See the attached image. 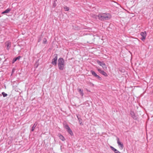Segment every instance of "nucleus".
Segmentation results:
<instances>
[{
    "label": "nucleus",
    "mask_w": 153,
    "mask_h": 153,
    "mask_svg": "<svg viewBox=\"0 0 153 153\" xmlns=\"http://www.w3.org/2000/svg\"><path fill=\"white\" fill-rule=\"evenodd\" d=\"M130 114L131 117L134 120L137 119V117L135 115V114L134 113V111H130Z\"/></svg>",
    "instance_id": "nucleus-8"
},
{
    "label": "nucleus",
    "mask_w": 153,
    "mask_h": 153,
    "mask_svg": "<svg viewBox=\"0 0 153 153\" xmlns=\"http://www.w3.org/2000/svg\"><path fill=\"white\" fill-rule=\"evenodd\" d=\"M21 57L20 56H18L17 57L14 58L12 61V63H14L16 61H17V60H19Z\"/></svg>",
    "instance_id": "nucleus-11"
},
{
    "label": "nucleus",
    "mask_w": 153,
    "mask_h": 153,
    "mask_svg": "<svg viewBox=\"0 0 153 153\" xmlns=\"http://www.w3.org/2000/svg\"><path fill=\"white\" fill-rule=\"evenodd\" d=\"M58 67L59 69L63 71L65 68V62L63 59L60 58L58 59Z\"/></svg>",
    "instance_id": "nucleus-2"
},
{
    "label": "nucleus",
    "mask_w": 153,
    "mask_h": 153,
    "mask_svg": "<svg viewBox=\"0 0 153 153\" xmlns=\"http://www.w3.org/2000/svg\"><path fill=\"white\" fill-rule=\"evenodd\" d=\"M64 9L65 11H68L69 10V7H67V6H65L64 7Z\"/></svg>",
    "instance_id": "nucleus-20"
},
{
    "label": "nucleus",
    "mask_w": 153,
    "mask_h": 153,
    "mask_svg": "<svg viewBox=\"0 0 153 153\" xmlns=\"http://www.w3.org/2000/svg\"><path fill=\"white\" fill-rule=\"evenodd\" d=\"M92 75L94 76L95 77H96V76L97 75V74H96V73L94 72V71L91 70V71Z\"/></svg>",
    "instance_id": "nucleus-17"
},
{
    "label": "nucleus",
    "mask_w": 153,
    "mask_h": 153,
    "mask_svg": "<svg viewBox=\"0 0 153 153\" xmlns=\"http://www.w3.org/2000/svg\"><path fill=\"white\" fill-rule=\"evenodd\" d=\"M98 19L102 21L108 20L111 18V15L109 13H100L97 16Z\"/></svg>",
    "instance_id": "nucleus-1"
},
{
    "label": "nucleus",
    "mask_w": 153,
    "mask_h": 153,
    "mask_svg": "<svg viewBox=\"0 0 153 153\" xmlns=\"http://www.w3.org/2000/svg\"><path fill=\"white\" fill-rule=\"evenodd\" d=\"M97 70L100 73L105 76H108L107 74L103 70H102L101 69L97 68Z\"/></svg>",
    "instance_id": "nucleus-6"
},
{
    "label": "nucleus",
    "mask_w": 153,
    "mask_h": 153,
    "mask_svg": "<svg viewBox=\"0 0 153 153\" xmlns=\"http://www.w3.org/2000/svg\"><path fill=\"white\" fill-rule=\"evenodd\" d=\"M55 1H57V0H55Z\"/></svg>",
    "instance_id": "nucleus-29"
},
{
    "label": "nucleus",
    "mask_w": 153,
    "mask_h": 153,
    "mask_svg": "<svg viewBox=\"0 0 153 153\" xmlns=\"http://www.w3.org/2000/svg\"><path fill=\"white\" fill-rule=\"evenodd\" d=\"M67 131L72 136L73 135V132L71 128L67 130Z\"/></svg>",
    "instance_id": "nucleus-16"
},
{
    "label": "nucleus",
    "mask_w": 153,
    "mask_h": 153,
    "mask_svg": "<svg viewBox=\"0 0 153 153\" xmlns=\"http://www.w3.org/2000/svg\"><path fill=\"white\" fill-rule=\"evenodd\" d=\"M140 35L142 36V38H141V40L143 41H144L147 36L146 32L145 31L144 32H141L140 33Z\"/></svg>",
    "instance_id": "nucleus-5"
},
{
    "label": "nucleus",
    "mask_w": 153,
    "mask_h": 153,
    "mask_svg": "<svg viewBox=\"0 0 153 153\" xmlns=\"http://www.w3.org/2000/svg\"><path fill=\"white\" fill-rule=\"evenodd\" d=\"M77 90H78V92L79 93V94H80V93H81V92L83 91V90H82L81 89L79 88H78Z\"/></svg>",
    "instance_id": "nucleus-23"
},
{
    "label": "nucleus",
    "mask_w": 153,
    "mask_h": 153,
    "mask_svg": "<svg viewBox=\"0 0 153 153\" xmlns=\"http://www.w3.org/2000/svg\"><path fill=\"white\" fill-rule=\"evenodd\" d=\"M110 148L115 153H121L118 150L116 149L112 146H110Z\"/></svg>",
    "instance_id": "nucleus-10"
},
{
    "label": "nucleus",
    "mask_w": 153,
    "mask_h": 153,
    "mask_svg": "<svg viewBox=\"0 0 153 153\" xmlns=\"http://www.w3.org/2000/svg\"><path fill=\"white\" fill-rule=\"evenodd\" d=\"M5 46L7 47V49L9 50L11 47V43L9 42H6L5 43Z\"/></svg>",
    "instance_id": "nucleus-7"
},
{
    "label": "nucleus",
    "mask_w": 153,
    "mask_h": 153,
    "mask_svg": "<svg viewBox=\"0 0 153 153\" xmlns=\"http://www.w3.org/2000/svg\"><path fill=\"white\" fill-rule=\"evenodd\" d=\"M37 123L36 122L34 124H33V126L32 129H31V131H34V129L36 126L37 125Z\"/></svg>",
    "instance_id": "nucleus-15"
},
{
    "label": "nucleus",
    "mask_w": 153,
    "mask_h": 153,
    "mask_svg": "<svg viewBox=\"0 0 153 153\" xmlns=\"http://www.w3.org/2000/svg\"><path fill=\"white\" fill-rule=\"evenodd\" d=\"M43 43L46 44L47 43V40L46 38H44L43 40Z\"/></svg>",
    "instance_id": "nucleus-18"
},
{
    "label": "nucleus",
    "mask_w": 153,
    "mask_h": 153,
    "mask_svg": "<svg viewBox=\"0 0 153 153\" xmlns=\"http://www.w3.org/2000/svg\"><path fill=\"white\" fill-rule=\"evenodd\" d=\"M76 116H77V117L79 121V122H81V123H82V120L81 119V118H80V117H79V116L78 115H76Z\"/></svg>",
    "instance_id": "nucleus-21"
},
{
    "label": "nucleus",
    "mask_w": 153,
    "mask_h": 153,
    "mask_svg": "<svg viewBox=\"0 0 153 153\" xmlns=\"http://www.w3.org/2000/svg\"><path fill=\"white\" fill-rule=\"evenodd\" d=\"M56 6V4L55 1H54V2L53 3V6L54 7H55Z\"/></svg>",
    "instance_id": "nucleus-25"
},
{
    "label": "nucleus",
    "mask_w": 153,
    "mask_h": 153,
    "mask_svg": "<svg viewBox=\"0 0 153 153\" xmlns=\"http://www.w3.org/2000/svg\"><path fill=\"white\" fill-rule=\"evenodd\" d=\"M42 38V35L39 36V39L38 40V42H40L41 41Z\"/></svg>",
    "instance_id": "nucleus-19"
},
{
    "label": "nucleus",
    "mask_w": 153,
    "mask_h": 153,
    "mask_svg": "<svg viewBox=\"0 0 153 153\" xmlns=\"http://www.w3.org/2000/svg\"><path fill=\"white\" fill-rule=\"evenodd\" d=\"M97 63L100 66H101L104 70L106 69L107 68L105 64L103 62H101L99 60L97 61Z\"/></svg>",
    "instance_id": "nucleus-3"
},
{
    "label": "nucleus",
    "mask_w": 153,
    "mask_h": 153,
    "mask_svg": "<svg viewBox=\"0 0 153 153\" xmlns=\"http://www.w3.org/2000/svg\"><path fill=\"white\" fill-rule=\"evenodd\" d=\"M80 95H81V96L82 97L84 95V93L83 92V91L82 92H81V93H80Z\"/></svg>",
    "instance_id": "nucleus-27"
},
{
    "label": "nucleus",
    "mask_w": 153,
    "mask_h": 153,
    "mask_svg": "<svg viewBox=\"0 0 153 153\" xmlns=\"http://www.w3.org/2000/svg\"><path fill=\"white\" fill-rule=\"evenodd\" d=\"M13 70H12V72H13Z\"/></svg>",
    "instance_id": "nucleus-28"
},
{
    "label": "nucleus",
    "mask_w": 153,
    "mask_h": 153,
    "mask_svg": "<svg viewBox=\"0 0 153 153\" xmlns=\"http://www.w3.org/2000/svg\"><path fill=\"white\" fill-rule=\"evenodd\" d=\"M95 77H96L100 80H101L102 79V78L97 75Z\"/></svg>",
    "instance_id": "nucleus-24"
},
{
    "label": "nucleus",
    "mask_w": 153,
    "mask_h": 153,
    "mask_svg": "<svg viewBox=\"0 0 153 153\" xmlns=\"http://www.w3.org/2000/svg\"><path fill=\"white\" fill-rule=\"evenodd\" d=\"M11 10V9L9 8H7V9L5 10L4 11H3L2 13V14H4L5 13H9Z\"/></svg>",
    "instance_id": "nucleus-14"
},
{
    "label": "nucleus",
    "mask_w": 153,
    "mask_h": 153,
    "mask_svg": "<svg viewBox=\"0 0 153 153\" xmlns=\"http://www.w3.org/2000/svg\"><path fill=\"white\" fill-rule=\"evenodd\" d=\"M88 84H89L90 85H92L93 86H94V84L93 83H91V82H89L88 83Z\"/></svg>",
    "instance_id": "nucleus-26"
},
{
    "label": "nucleus",
    "mask_w": 153,
    "mask_h": 153,
    "mask_svg": "<svg viewBox=\"0 0 153 153\" xmlns=\"http://www.w3.org/2000/svg\"><path fill=\"white\" fill-rule=\"evenodd\" d=\"M117 143L118 144V146H120V148L122 149L124 147L123 144L121 143L119 140V138H117Z\"/></svg>",
    "instance_id": "nucleus-9"
},
{
    "label": "nucleus",
    "mask_w": 153,
    "mask_h": 153,
    "mask_svg": "<svg viewBox=\"0 0 153 153\" xmlns=\"http://www.w3.org/2000/svg\"><path fill=\"white\" fill-rule=\"evenodd\" d=\"M58 137L59 139L62 141H64L65 140V138L62 134H58Z\"/></svg>",
    "instance_id": "nucleus-12"
},
{
    "label": "nucleus",
    "mask_w": 153,
    "mask_h": 153,
    "mask_svg": "<svg viewBox=\"0 0 153 153\" xmlns=\"http://www.w3.org/2000/svg\"><path fill=\"white\" fill-rule=\"evenodd\" d=\"M63 126L67 130L70 128L68 125L66 123H64Z\"/></svg>",
    "instance_id": "nucleus-13"
},
{
    "label": "nucleus",
    "mask_w": 153,
    "mask_h": 153,
    "mask_svg": "<svg viewBox=\"0 0 153 153\" xmlns=\"http://www.w3.org/2000/svg\"><path fill=\"white\" fill-rule=\"evenodd\" d=\"M1 94L4 97H5L7 95V94L5 93L4 92H2Z\"/></svg>",
    "instance_id": "nucleus-22"
},
{
    "label": "nucleus",
    "mask_w": 153,
    "mask_h": 153,
    "mask_svg": "<svg viewBox=\"0 0 153 153\" xmlns=\"http://www.w3.org/2000/svg\"><path fill=\"white\" fill-rule=\"evenodd\" d=\"M54 58L52 59L51 64L55 66L56 65L57 61V55L56 54L54 55Z\"/></svg>",
    "instance_id": "nucleus-4"
}]
</instances>
